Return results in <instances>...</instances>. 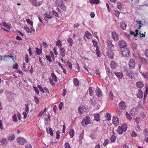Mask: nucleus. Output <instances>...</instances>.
<instances>
[{"instance_id": "1", "label": "nucleus", "mask_w": 148, "mask_h": 148, "mask_svg": "<svg viewBox=\"0 0 148 148\" xmlns=\"http://www.w3.org/2000/svg\"><path fill=\"white\" fill-rule=\"evenodd\" d=\"M88 110V107L87 106H81L78 108V111L79 113L82 114L83 112H86Z\"/></svg>"}, {"instance_id": "2", "label": "nucleus", "mask_w": 148, "mask_h": 148, "mask_svg": "<svg viewBox=\"0 0 148 148\" xmlns=\"http://www.w3.org/2000/svg\"><path fill=\"white\" fill-rule=\"evenodd\" d=\"M121 53L124 57H128L130 56V51L128 49H123Z\"/></svg>"}, {"instance_id": "3", "label": "nucleus", "mask_w": 148, "mask_h": 148, "mask_svg": "<svg viewBox=\"0 0 148 148\" xmlns=\"http://www.w3.org/2000/svg\"><path fill=\"white\" fill-rule=\"evenodd\" d=\"M17 141L18 143L20 145H24L26 142L25 138L21 137L18 138L17 139Z\"/></svg>"}, {"instance_id": "4", "label": "nucleus", "mask_w": 148, "mask_h": 148, "mask_svg": "<svg viewBox=\"0 0 148 148\" xmlns=\"http://www.w3.org/2000/svg\"><path fill=\"white\" fill-rule=\"evenodd\" d=\"M129 68L131 69H134L135 66V62L133 59H130L129 62Z\"/></svg>"}, {"instance_id": "5", "label": "nucleus", "mask_w": 148, "mask_h": 148, "mask_svg": "<svg viewBox=\"0 0 148 148\" xmlns=\"http://www.w3.org/2000/svg\"><path fill=\"white\" fill-rule=\"evenodd\" d=\"M33 5L35 6H39L42 3L41 1L37 2L36 0H28Z\"/></svg>"}, {"instance_id": "6", "label": "nucleus", "mask_w": 148, "mask_h": 148, "mask_svg": "<svg viewBox=\"0 0 148 148\" xmlns=\"http://www.w3.org/2000/svg\"><path fill=\"white\" fill-rule=\"evenodd\" d=\"M118 44L120 47L121 48H124L127 46L126 42L123 40L119 41L118 42Z\"/></svg>"}, {"instance_id": "7", "label": "nucleus", "mask_w": 148, "mask_h": 148, "mask_svg": "<svg viewBox=\"0 0 148 148\" xmlns=\"http://www.w3.org/2000/svg\"><path fill=\"white\" fill-rule=\"evenodd\" d=\"M119 108L120 110H124L126 108V106L124 101H121L120 102L119 104Z\"/></svg>"}, {"instance_id": "8", "label": "nucleus", "mask_w": 148, "mask_h": 148, "mask_svg": "<svg viewBox=\"0 0 148 148\" xmlns=\"http://www.w3.org/2000/svg\"><path fill=\"white\" fill-rule=\"evenodd\" d=\"M111 49H108L107 52V56L108 57L111 59L113 58V51L111 50Z\"/></svg>"}, {"instance_id": "9", "label": "nucleus", "mask_w": 148, "mask_h": 148, "mask_svg": "<svg viewBox=\"0 0 148 148\" xmlns=\"http://www.w3.org/2000/svg\"><path fill=\"white\" fill-rule=\"evenodd\" d=\"M112 38L114 40H117L119 39V37L116 33L113 32L112 33Z\"/></svg>"}, {"instance_id": "10", "label": "nucleus", "mask_w": 148, "mask_h": 148, "mask_svg": "<svg viewBox=\"0 0 148 148\" xmlns=\"http://www.w3.org/2000/svg\"><path fill=\"white\" fill-rule=\"evenodd\" d=\"M110 66L112 69H114L117 67V64L114 61H112L110 63Z\"/></svg>"}, {"instance_id": "11", "label": "nucleus", "mask_w": 148, "mask_h": 148, "mask_svg": "<svg viewBox=\"0 0 148 148\" xmlns=\"http://www.w3.org/2000/svg\"><path fill=\"white\" fill-rule=\"evenodd\" d=\"M107 45L108 47L110 49H112L114 48V46L112 44L111 41L107 40Z\"/></svg>"}, {"instance_id": "12", "label": "nucleus", "mask_w": 148, "mask_h": 148, "mask_svg": "<svg viewBox=\"0 0 148 148\" xmlns=\"http://www.w3.org/2000/svg\"><path fill=\"white\" fill-rule=\"evenodd\" d=\"M15 136L12 133H10L8 136V139L11 141H13L14 139Z\"/></svg>"}, {"instance_id": "13", "label": "nucleus", "mask_w": 148, "mask_h": 148, "mask_svg": "<svg viewBox=\"0 0 148 148\" xmlns=\"http://www.w3.org/2000/svg\"><path fill=\"white\" fill-rule=\"evenodd\" d=\"M96 94L98 97H101L102 95V92L98 87H97L96 89Z\"/></svg>"}, {"instance_id": "14", "label": "nucleus", "mask_w": 148, "mask_h": 148, "mask_svg": "<svg viewBox=\"0 0 148 148\" xmlns=\"http://www.w3.org/2000/svg\"><path fill=\"white\" fill-rule=\"evenodd\" d=\"M60 54L64 57L65 56V49L62 47L60 48L59 50Z\"/></svg>"}, {"instance_id": "15", "label": "nucleus", "mask_w": 148, "mask_h": 148, "mask_svg": "<svg viewBox=\"0 0 148 148\" xmlns=\"http://www.w3.org/2000/svg\"><path fill=\"white\" fill-rule=\"evenodd\" d=\"M86 36L88 39H90L92 37V35L88 31H86L84 35V36Z\"/></svg>"}, {"instance_id": "16", "label": "nucleus", "mask_w": 148, "mask_h": 148, "mask_svg": "<svg viewBox=\"0 0 148 148\" xmlns=\"http://www.w3.org/2000/svg\"><path fill=\"white\" fill-rule=\"evenodd\" d=\"M114 74L118 78L121 79L123 76V74L120 72H115Z\"/></svg>"}, {"instance_id": "17", "label": "nucleus", "mask_w": 148, "mask_h": 148, "mask_svg": "<svg viewBox=\"0 0 148 148\" xmlns=\"http://www.w3.org/2000/svg\"><path fill=\"white\" fill-rule=\"evenodd\" d=\"M136 86L138 88H141L143 87L144 85L142 82H138L136 83Z\"/></svg>"}, {"instance_id": "18", "label": "nucleus", "mask_w": 148, "mask_h": 148, "mask_svg": "<svg viewBox=\"0 0 148 148\" xmlns=\"http://www.w3.org/2000/svg\"><path fill=\"white\" fill-rule=\"evenodd\" d=\"M137 98H142L143 97V93L142 91L141 90H139L138 93L137 94Z\"/></svg>"}, {"instance_id": "19", "label": "nucleus", "mask_w": 148, "mask_h": 148, "mask_svg": "<svg viewBox=\"0 0 148 148\" xmlns=\"http://www.w3.org/2000/svg\"><path fill=\"white\" fill-rule=\"evenodd\" d=\"M121 28L123 30L125 29L127 27V25L124 22L122 21L120 23Z\"/></svg>"}, {"instance_id": "20", "label": "nucleus", "mask_w": 148, "mask_h": 148, "mask_svg": "<svg viewBox=\"0 0 148 148\" xmlns=\"http://www.w3.org/2000/svg\"><path fill=\"white\" fill-rule=\"evenodd\" d=\"M117 132L119 134H121L123 133V132L124 131L123 130V129L120 126H119L117 130Z\"/></svg>"}, {"instance_id": "21", "label": "nucleus", "mask_w": 148, "mask_h": 148, "mask_svg": "<svg viewBox=\"0 0 148 148\" xmlns=\"http://www.w3.org/2000/svg\"><path fill=\"white\" fill-rule=\"evenodd\" d=\"M46 130L48 133H49L50 135H53V130L51 127H49V129L46 128Z\"/></svg>"}, {"instance_id": "22", "label": "nucleus", "mask_w": 148, "mask_h": 148, "mask_svg": "<svg viewBox=\"0 0 148 148\" xmlns=\"http://www.w3.org/2000/svg\"><path fill=\"white\" fill-rule=\"evenodd\" d=\"M127 75L131 78H132L134 77V74L132 71H130L128 73H127Z\"/></svg>"}, {"instance_id": "23", "label": "nucleus", "mask_w": 148, "mask_h": 148, "mask_svg": "<svg viewBox=\"0 0 148 148\" xmlns=\"http://www.w3.org/2000/svg\"><path fill=\"white\" fill-rule=\"evenodd\" d=\"M1 142L3 145H5L8 143V141L6 138H3L1 139Z\"/></svg>"}, {"instance_id": "24", "label": "nucleus", "mask_w": 148, "mask_h": 148, "mask_svg": "<svg viewBox=\"0 0 148 148\" xmlns=\"http://www.w3.org/2000/svg\"><path fill=\"white\" fill-rule=\"evenodd\" d=\"M63 2L62 0H56L55 3L57 5V6H59L61 4L63 3Z\"/></svg>"}, {"instance_id": "25", "label": "nucleus", "mask_w": 148, "mask_h": 148, "mask_svg": "<svg viewBox=\"0 0 148 148\" xmlns=\"http://www.w3.org/2000/svg\"><path fill=\"white\" fill-rule=\"evenodd\" d=\"M138 30L137 29L136 30L135 32L130 31V34L131 35H133L135 37L138 35Z\"/></svg>"}, {"instance_id": "26", "label": "nucleus", "mask_w": 148, "mask_h": 148, "mask_svg": "<svg viewBox=\"0 0 148 148\" xmlns=\"http://www.w3.org/2000/svg\"><path fill=\"white\" fill-rule=\"evenodd\" d=\"M67 41L70 46H72L73 45V41L71 38L69 37L68 38Z\"/></svg>"}, {"instance_id": "27", "label": "nucleus", "mask_w": 148, "mask_h": 148, "mask_svg": "<svg viewBox=\"0 0 148 148\" xmlns=\"http://www.w3.org/2000/svg\"><path fill=\"white\" fill-rule=\"evenodd\" d=\"M56 45L59 48L62 46V42L60 40H58L56 42Z\"/></svg>"}, {"instance_id": "28", "label": "nucleus", "mask_w": 148, "mask_h": 148, "mask_svg": "<svg viewBox=\"0 0 148 148\" xmlns=\"http://www.w3.org/2000/svg\"><path fill=\"white\" fill-rule=\"evenodd\" d=\"M35 49L38 55H40L42 53V51L41 49H40L37 47H36Z\"/></svg>"}, {"instance_id": "29", "label": "nucleus", "mask_w": 148, "mask_h": 148, "mask_svg": "<svg viewBox=\"0 0 148 148\" xmlns=\"http://www.w3.org/2000/svg\"><path fill=\"white\" fill-rule=\"evenodd\" d=\"M90 121H82V125L85 126V125H86L90 123Z\"/></svg>"}, {"instance_id": "30", "label": "nucleus", "mask_w": 148, "mask_h": 148, "mask_svg": "<svg viewBox=\"0 0 148 148\" xmlns=\"http://www.w3.org/2000/svg\"><path fill=\"white\" fill-rule=\"evenodd\" d=\"M47 110V108H45L44 110L41 111L38 114V116L39 117L43 115L45 112Z\"/></svg>"}, {"instance_id": "31", "label": "nucleus", "mask_w": 148, "mask_h": 148, "mask_svg": "<svg viewBox=\"0 0 148 148\" xmlns=\"http://www.w3.org/2000/svg\"><path fill=\"white\" fill-rule=\"evenodd\" d=\"M136 109L135 108H133L131 109L130 111V114L133 115H135L136 114Z\"/></svg>"}, {"instance_id": "32", "label": "nucleus", "mask_w": 148, "mask_h": 148, "mask_svg": "<svg viewBox=\"0 0 148 148\" xmlns=\"http://www.w3.org/2000/svg\"><path fill=\"white\" fill-rule=\"evenodd\" d=\"M74 130L73 129H71L69 133L70 136L71 138H72L74 136Z\"/></svg>"}, {"instance_id": "33", "label": "nucleus", "mask_w": 148, "mask_h": 148, "mask_svg": "<svg viewBox=\"0 0 148 148\" xmlns=\"http://www.w3.org/2000/svg\"><path fill=\"white\" fill-rule=\"evenodd\" d=\"M44 15L45 17L48 19H51L52 18V16L51 15L49 14H48L47 13H45Z\"/></svg>"}, {"instance_id": "34", "label": "nucleus", "mask_w": 148, "mask_h": 148, "mask_svg": "<svg viewBox=\"0 0 148 148\" xmlns=\"http://www.w3.org/2000/svg\"><path fill=\"white\" fill-rule=\"evenodd\" d=\"M51 74L52 77L54 81L55 82H57L58 80L55 74L54 73H51Z\"/></svg>"}, {"instance_id": "35", "label": "nucleus", "mask_w": 148, "mask_h": 148, "mask_svg": "<svg viewBox=\"0 0 148 148\" xmlns=\"http://www.w3.org/2000/svg\"><path fill=\"white\" fill-rule=\"evenodd\" d=\"M61 9L64 11L66 10V7L64 3H62L60 5V6Z\"/></svg>"}, {"instance_id": "36", "label": "nucleus", "mask_w": 148, "mask_h": 148, "mask_svg": "<svg viewBox=\"0 0 148 148\" xmlns=\"http://www.w3.org/2000/svg\"><path fill=\"white\" fill-rule=\"evenodd\" d=\"M105 117L106 118L107 120H111V116L110 113H107L105 115Z\"/></svg>"}, {"instance_id": "37", "label": "nucleus", "mask_w": 148, "mask_h": 148, "mask_svg": "<svg viewBox=\"0 0 148 148\" xmlns=\"http://www.w3.org/2000/svg\"><path fill=\"white\" fill-rule=\"evenodd\" d=\"M73 82L75 86L78 85L79 84V81L77 78H74L73 79Z\"/></svg>"}, {"instance_id": "38", "label": "nucleus", "mask_w": 148, "mask_h": 148, "mask_svg": "<svg viewBox=\"0 0 148 148\" xmlns=\"http://www.w3.org/2000/svg\"><path fill=\"white\" fill-rule=\"evenodd\" d=\"M53 14L57 17H59L58 14L57 12L55 10H53L51 11Z\"/></svg>"}, {"instance_id": "39", "label": "nucleus", "mask_w": 148, "mask_h": 148, "mask_svg": "<svg viewBox=\"0 0 148 148\" xmlns=\"http://www.w3.org/2000/svg\"><path fill=\"white\" fill-rule=\"evenodd\" d=\"M92 42L93 43V46L96 47L97 48H98V43L95 40H92Z\"/></svg>"}, {"instance_id": "40", "label": "nucleus", "mask_w": 148, "mask_h": 148, "mask_svg": "<svg viewBox=\"0 0 148 148\" xmlns=\"http://www.w3.org/2000/svg\"><path fill=\"white\" fill-rule=\"evenodd\" d=\"M89 93L90 95L91 96H93V91L92 90V88L91 87H90L88 89Z\"/></svg>"}, {"instance_id": "41", "label": "nucleus", "mask_w": 148, "mask_h": 148, "mask_svg": "<svg viewBox=\"0 0 148 148\" xmlns=\"http://www.w3.org/2000/svg\"><path fill=\"white\" fill-rule=\"evenodd\" d=\"M24 28L26 32L28 33H32V31L27 26H25Z\"/></svg>"}, {"instance_id": "42", "label": "nucleus", "mask_w": 148, "mask_h": 148, "mask_svg": "<svg viewBox=\"0 0 148 148\" xmlns=\"http://www.w3.org/2000/svg\"><path fill=\"white\" fill-rule=\"evenodd\" d=\"M3 25L8 29H10V26L5 22H3L2 23Z\"/></svg>"}, {"instance_id": "43", "label": "nucleus", "mask_w": 148, "mask_h": 148, "mask_svg": "<svg viewBox=\"0 0 148 148\" xmlns=\"http://www.w3.org/2000/svg\"><path fill=\"white\" fill-rule=\"evenodd\" d=\"M100 115L99 114H95L94 116L95 119L94 120H99Z\"/></svg>"}, {"instance_id": "44", "label": "nucleus", "mask_w": 148, "mask_h": 148, "mask_svg": "<svg viewBox=\"0 0 148 148\" xmlns=\"http://www.w3.org/2000/svg\"><path fill=\"white\" fill-rule=\"evenodd\" d=\"M89 2L91 3L98 4L99 3V0H89Z\"/></svg>"}, {"instance_id": "45", "label": "nucleus", "mask_w": 148, "mask_h": 148, "mask_svg": "<svg viewBox=\"0 0 148 148\" xmlns=\"http://www.w3.org/2000/svg\"><path fill=\"white\" fill-rule=\"evenodd\" d=\"M83 133H82L80 135L79 139V141L80 144L82 143V140L83 138Z\"/></svg>"}, {"instance_id": "46", "label": "nucleus", "mask_w": 148, "mask_h": 148, "mask_svg": "<svg viewBox=\"0 0 148 148\" xmlns=\"http://www.w3.org/2000/svg\"><path fill=\"white\" fill-rule=\"evenodd\" d=\"M123 129V130L124 131V132L126 131L127 128V125L125 123L123 124L121 127Z\"/></svg>"}, {"instance_id": "47", "label": "nucleus", "mask_w": 148, "mask_h": 148, "mask_svg": "<svg viewBox=\"0 0 148 148\" xmlns=\"http://www.w3.org/2000/svg\"><path fill=\"white\" fill-rule=\"evenodd\" d=\"M96 51V53L97 56L99 57H100L101 53L100 52L99 50L98 49V48H97L95 50Z\"/></svg>"}, {"instance_id": "48", "label": "nucleus", "mask_w": 148, "mask_h": 148, "mask_svg": "<svg viewBox=\"0 0 148 148\" xmlns=\"http://www.w3.org/2000/svg\"><path fill=\"white\" fill-rule=\"evenodd\" d=\"M116 139V137L114 135H112L110 138V140L112 142H114Z\"/></svg>"}, {"instance_id": "49", "label": "nucleus", "mask_w": 148, "mask_h": 148, "mask_svg": "<svg viewBox=\"0 0 148 148\" xmlns=\"http://www.w3.org/2000/svg\"><path fill=\"white\" fill-rule=\"evenodd\" d=\"M143 76L146 79H148L147 73V72L142 73Z\"/></svg>"}, {"instance_id": "50", "label": "nucleus", "mask_w": 148, "mask_h": 148, "mask_svg": "<svg viewBox=\"0 0 148 148\" xmlns=\"http://www.w3.org/2000/svg\"><path fill=\"white\" fill-rule=\"evenodd\" d=\"M123 5L121 3H119L117 5V8L121 10L122 8Z\"/></svg>"}, {"instance_id": "51", "label": "nucleus", "mask_w": 148, "mask_h": 148, "mask_svg": "<svg viewBox=\"0 0 148 148\" xmlns=\"http://www.w3.org/2000/svg\"><path fill=\"white\" fill-rule=\"evenodd\" d=\"M46 57L47 60H48L50 62H52V60L51 57L50 56L46 55Z\"/></svg>"}, {"instance_id": "52", "label": "nucleus", "mask_w": 148, "mask_h": 148, "mask_svg": "<svg viewBox=\"0 0 148 148\" xmlns=\"http://www.w3.org/2000/svg\"><path fill=\"white\" fill-rule=\"evenodd\" d=\"M29 68H27L25 65V63L24 62L23 63V71H27V70Z\"/></svg>"}, {"instance_id": "53", "label": "nucleus", "mask_w": 148, "mask_h": 148, "mask_svg": "<svg viewBox=\"0 0 148 148\" xmlns=\"http://www.w3.org/2000/svg\"><path fill=\"white\" fill-rule=\"evenodd\" d=\"M126 116L127 119L128 120H130L132 119V117L131 116L130 114H129L127 112L126 113Z\"/></svg>"}, {"instance_id": "54", "label": "nucleus", "mask_w": 148, "mask_h": 148, "mask_svg": "<svg viewBox=\"0 0 148 148\" xmlns=\"http://www.w3.org/2000/svg\"><path fill=\"white\" fill-rule=\"evenodd\" d=\"M114 14L117 17H118L120 14V12L116 10L114 11Z\"/></svg>"}, {"instance_id": "55", "label": "nucleus", "mask_w": 148, "mask_h": 148, "mask_svg": "<svg viewBox=\"0 0 148 148\" xmlns=\"http://www.w3.org/2000/svg\"><path fill=\"white\" fill-rule=\"evenodd\" d=\"M67 66H68L70 69H72V65L70 62L68 61L67 62Z\"/></svg>"}, {"instance_id": "56", "label": "nucleus", "mask_w": 148, "mask_h": 148, "mask_svg": "<svg viewBox=\"0 0 148 148\" xmlns=\"http://www.w3.org/2000/svg\"><path fill=\"white\" fill-rule=\"evenodd\" d=\"M26 22L29 24L31 25L32 26L33 24V23L29 19H27L26 20Z\"/></svg>"}, {"instance_id": "57", "label": "nucleus", "mask_w": 148, "mask_h": 148, "mask_svg": "<svg viewBox=\"0 0 148 148\" xmlns=\"http://www.w3.org/2000/svg\"><path fill=\"white\" fill-rule=\"evenodd\" d=\"M60 132L59 131H57L56 132V138L57 139H58L60 137Z\"/></svg>"}, {"instance_id": "58", "label": "nucleus", "mask_w": 148, "mask_h": 148, "mask_svg": "<svg viewBox=\"0 0 148 148\" xmlns=\"http://www.w3.org/2000/svg\"><path fill=\"white\" fill-rule=\"evenodd\" d=\"M34 101L36 103V104H38L39 101V99H38V97L37 96H35L34 97Z\"/></svg>"}, {"instance_id": "59", "label": "nucleus", "mask_w": 148, "mask_h": 148, "mask_svg": "<svg viewBox=\"0 0 148 148\" xmlns=\"http://www.w3.org/2000/svg\"><path fill=\"white\" fill-rule=\"evenodd\" d=\"M65 148H71L69 145V144L68 143H66L64 145Z\"/></svg>"}, {"instance_id": "60", "label": "nucleus", "mask_w": 148, "mask_h": 148, "mask_svg": "<svg viewBox=\"0 0 148 148\" xmlns=\"http://www.w3.org/2000/svg\"><path fill=\"white\" fill-rule=\"evenodd\" d=\"M113 123L115 126H117L119 123V121H112Z\"/></svg>"}, {"instance_id": "61", "label": "nucleus", "mask_w": 148, "mask_h": 148, "mask_svg": "<svg viewBox=\"0 0 148 148\" xmlns=\"http://www.w3.org/2000/svg\"><path fill=\"white\" fill-rule=\"evenodd\" d=\"M144 134L146 136H148V129L147 128H145L144 130Z\"/></svg>"}, {"instance_id": "62", "label": "nucleus", "mask_w": 148, "mask_h": 148, "mask_svg": "<svg viewBox=\"0 0 148 148\" xmlns=\"http://www.w3.org/2000/svg\"><path fill=\"white\" fill-rule=\"evenodd\" d=\"M138 121H136V123H137V124L136 125V130L137 131H139L140 130V127L138 125V123L139 122H138Z\"/></svg>"}, {"instance_id": "63", "label": "nucleus", "mask_w": 148, "mask_h": 148, "mask_svg": "<svg viewBox=\"0 0 148 148\" xmlns=\"http://www.w3.org/2000/svg\"><path fill=\"white\" fill-rule=\"evenodd\" d=\"M33 88L35 90V92L37 93V95H38L39 94V91L38 88L36 87H33Z\"/></svg>"}, {"instance_id": "64", "label": "nucleus", "mask_w": 148, "mask_h": 148, "mask_svg": "<svg viewBox=\"0 0 148 148\" xmlns=\"http://www.w3.org/2000/svg\"><path fill=\"white\" fill-rule=\"evenodd\" d=\"M145 56L148 58V49H146L145 51Z\"/></svg>"}]
</instances>
